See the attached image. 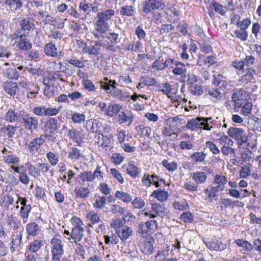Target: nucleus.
<instances>
[{
	"label": "nucleus",
	"instance_id": "f257e3e1",
	"mask_svg": "<svg viewBox=\"0 0 261 261\" xmlns=\"http://www.w3.org/2000/svg\"><path fill=\"white\" fill-rule=\"evenodd\" d=\"M166 7L163 0H145L142 2V16L146 18L147 15L151 13L154 10H163Z\"/></svg>",
	"mask_w": 261,
	"mask_h": 261
},
{
	"label": "nucleus",
	"instance_id": "f03ea898",
	"mask_svg": "<svg viewBox=\"0 0 261 261\" xmlns=\"http://www.w3.org/2000/svg\"><path fill=\"white\" fill-rule=\"evenodd\" d=\"M20 122L22 124L25 129L30 132L36 130L39 126L38 118L32 114L24 112H23Z\"/></svg>",
	"mask_w": 261,
	"mask_h": 261
},
{
	"label": "nucleus",
	"instance_id": "7ed1b4c3",
	"mask_svg": "<svg viewBox=\"0 0 261 261\" xmlns=\"http://www.w3.org/2000/svg\"><path fill=\"white\" fill-rule=\"evenodd\" d=\"M51 258L59 261L64 254L63 244L61 239L54 237L50 242Z\"/></svg>",
	"mask_w": 261,
	"mask_h": 261
},
{
	"label": "nucleus",
	"instance_id": "20e7f679",
	"mask_svg": "<svg viewBox=\"0 0 261 261\" xmlns=\"http://www.w3.org/2000/svg\"><path fill=\"white\" fill-rule=\"evenodd\" d=\"M227 134L229 136L237 140L239 145H242L247 142L248 137L242 128L230 127L228 129Z\"/></svg>",
	"mask_w": 261,
	"mask_h": 261
},
{
	"label": "nucleus",
	"instance_id": "39448f33",
	"mask_svg": "<svg viewBox=\"0 0 261 261\" xmlns=\"http://www.w3.org/2000/svg\"><path fill=\"white\" fill-rule=\"evenodd\" d=\"M166 207L164 205L160 203H153L151 204L150 210L148 212L144 213L145 217H148L149 219H154L158 216H163L165 215Z\"/></svg>",
	"mask_w": 261,
	"mask_h": 261
},
{
	"label": "nucleus",
	"instance_id": "423d86ee",
	"mask_svg": "<svg viewBox=\"0 0 261 261\" xmlns=\"http://www.w3.org/2000/svg\"><path fill=\"white\" fill-rule=\"evenodd\" d=\"M108 29V23L104 20L97 18L95 22V29L92 32L94 37L98 39L105 38L107 34Z\"/></svg>",
	"mask_w": 261,
	"mask_h": 261
},
{
	"label": "nucleus",
	"instance_id": "0eeeda50",
	"mask_svg": "<svg viewBox=\"0 0 261 261\" xmlns=\"http://www.w3.org/2000/svg\"><path fill=\"white\" fill-rule=\"evenodd\" d=\"M75 220L79 221V222L73 225L70 233V237L73 240L74 242L76 243V242L81 241L83 238L84 229L81 226L82 222L80 221V219L76 218Z\"/></svg>",
	"mask_w": 261,
	"mask_h": 261
},
{
	"label": "nucleus",
	"instance_id": "6e6552de",
	"mask_svg": "<svg viewBox=\"0 0 261 261\" xmlns=\"http://www.w3.org/2000/svg\"><path fill=\"white\" fill-rule=\"evenodd\" d=\"M23 112L22 111H15L12 109L10 108L4 115V120L10 123L16 122L18 120H21Z\"/></svg>",
	"mask_w": 261,
	"mask_h": 261
},
{
	"label": "nucleus",
	"instance_id": "1a4fd4ad",
	"mask_svg": "<svg viewBox=\"0 0 261 261\" xmlns=\"http://www.w3.org/2000/svg\"><path fill=\"white\" fill-rule=\"evenodd\" d=\"M118 121L120 124L127 123V126H129L134 121V116L130 111L125 110L118 114Z\"/></svg>",
	"mask_w": 261,
	"mask_h": 261
},
{
	"label": "nucleus",
	"instance_id": "9d476101",
	"mask_svg": "<svg viewBox=\"0 0 261 261\" xmlns=\"http://www.w3.org/2000/svg\"><path fill=\"white\" fill-rule=\"evenodd\" d=\"M67 135L71 139L77 143L79 145L84 142V135L81 132L76 129L72 128L68 130Z\"/></svg>",
	"mask_w": 261,
	"mask_h": 261
},
{
	"label": "nucleus",
	"instance_id": "9b49d317",
	"mask_svg": "<svg viewBox=\"0 0 261 261\" xmlns=\"http://www.w3.org/2000/svg\"><path fill=\"white\" fill-rule=\"evenodd\" d=\"M45 142L43 136L34 139L28 144V148L30 152H37Z\"/></svg>",
	"mask_w": 261,
	"mask_h": 261
},
{
	"label": "nucleus",
	"instance_id": "f8f14e48",
	"mask_svg": "<svg viewBox=\"0 0 261 261\" xmlns=\"http://www.w3.org/2000/svg\"><path fill=\"white\" fill-rule=\"evenodd\" d=\"M17 128V126L8 124L2 127L0 129V132L3 134L4 137L9 139L14 137Z\"/></svg>",
	"mask_w": 261,
	"mask_h": 261
},
{
	"label": "nucleus",
	"instance_id": "ddd939ff",
	"mask_svg": "<svg viewBox=\"0 0 261 261\" xmlns=\"http://www.w3.org/2000/svg\"><path fill=\"white\" fill-rule=\"evenodd\" d=\"M104 80L108 81V82H100L101 89L105 90L107 93H110L112 95V90H114L117 86L118 85V84L115 80H109L107 77H105Z\"/></svg>",
	"mask_w": 261,
	"mask_h": 261
},
{
	"label": "nucleus",
	"instance_id": "4468645a",
	"mask_svg": "<svg viewBox=\"0 0 261 261\" xmlns=\"http://www.w3.org/2000/svg\"><path fill=\"white\" fill-rule=\"evenodd\" d=\"M43 246V242L42 240L36 239L29 243V245L27 246L26 250L32 254H37Z\"/></svg>",
	"mask_w": 261,
	"mask_h": 261
},
{
	"label": "nucleus",
	"instance_id": "2eb2a0df",
	"mask_svg": "<svg viewBox=\"0 0 261 261\" xmlns=\"http://www.w3.org/2000/svg\"><path fill=\"white\" fill-rule=\"evenodd\" d=\"M22 231H19V234L12 236L11 250L19 251L22 248Z\"/></svg>",
	"mask_w": 261,
	"mask_h": 261
},
{
	"label": "nucleus",
	"instance_id": "dca6fc26",
	"mask_svg": "<svg viewBox=\"0 0 261 261\" xmlns=\"http://www.w3.org/2000/svg\"><path fill=\"white\" fill-rule=\"evenodd\" d=\"M133 229L132 227L127 226H124L121 229H119V230H116V234L123 242L127 240L129 237L133 235Z\"/></svg>",
	"mask_w": 261,
	"mask_h": 261
},
{
	"label": "nucleus",
	"instance_id": "f3484780",
	"mask_svg": "<svg viewBox=\"0 0 261 261\" xmlns=\"http://www.w3.org/2000/svg\"><path fill=\"white\" fill-rule=\"evenodd\" d=\"M18 49L22 51H27L32 48V44L29 42L26 35H21L19 36V41L16 44Z\"/></svg>",
	"mask_w": 261,
	"mask_h": 261
},
{
	"label": "nucleus",
	"instance_id": "a211bd4d",
	"mask_svg": "<svg viewBox=\"0 0 261 261\" xmlns=\"http://www.w3.org/2000/svg\"><path fill=\"white\" fill-rule=\"evenodd\" d=\"M79 9L87 15L96 13L98 11V7L90 3L81 2L79 5Z\"/></svg>",
	"mask_w": 261,
	"mask_h": 261
},
{
	"label": "nucleus",
	"instance_id": "6ab92c4d",
	"mask_svg": "<svg viewBox=\"0 0 261 261\" xmlns=\"http://www.w3.org/2000/svg\"><path fill=\"white\" fill-rule=\"evenodd\" d=\"M123 168L125 170L127 174L134 178H136L140 172V169L132 162L123 165Z\"/></svg>",
	"mask_w": 261,
	"mask_h": 261
},
{
	"label": "nucleus",
	"instance_id": "aec40b11",
	"mask_svg": "<svg viewBox=\"0 0 261 261\" xmlns=\"http://www.w3.org/2000/svg\"><path fill=\"white\" fill-rule=\"evenodd\" d=\"M121 16L123 17L133 16L136 13V8L134 5H124L121 7L118 11Z\"/></svg>",
	"mask_w": 261,
	"mask_h": 261
},
{
	"label": "nucleus",
	"instance_id": "412c9836",
	"mask_svg": "<svg viewBox=\"0 0 261 261\" xmlns=\"http://www.w3.org/2000/svg\"><path fill=\"white\" fill-rule=\"evenodd\" d=\"M5 4L11 11H17L23 6L22 0H5Z\"/></svg>",
	"mask_w": 261,
	"mask_h": 261
},
{
	"label": "nucleus",
	"instance_id": "4be33fe9",
	"mask_svg": "<svg viewBox=\"0 0 261 261\" xmlns=\"http://www.w3.org/2000/svg\"><path fill=\"white\" fill-rule=\"evenodd\" d=\"M187 72V69L185 64L180 62H177L172 70V73L175 75H180L181 77L185 78Z\"/></svg>",
	"mask_w": 261,
	"mask_h": 261
},
{
	"label": "nucleus",
	"instance_id": "5701e85b",
	"mask_svg": "<svg viewBox=\"0 0 261 261\" xmlns=\"http://www.w3.org/2000/svg\"><path fill=\"white\" fill-rule=\"evenodd\" d=\"M159 177V176L155 174L150 175L149 174L145 173L142 178V182L147 187H149L152 184L158 180Z\"/></svg>",
	"mask_w": 261,
	"mask_h": 261
},
{
	"label": "nucleus",
	"instance_id": "b1692460",
	"mask_svg": "<svg viewBox=\"0 0 261 261\" xmlns=\"http://www.w3.org/2000/svg\"><path fill=\"white\" fill-rule=\"evenodd\" d=\"M112 95L120 100H125L129 98L130 93L125 89H119L116 87L113 92Z\"/></svg>",
	"mask_w": 261,
	"mask_h": 261
},
{
	"label": "nucleus",
	"instance_id": "393cba45",
	"mask_svg": "<svg viewBox=\"0 0 261 261\" xmlns=\"http://www.w3.org/2000/svg\"><path fill=\"white\" fill-rule=\"evenodd\" d=\"M45 126L46 130H47L49 133L53 134L56 132L59 127L58 120L55 118L49 117L47 120Z\"/></svg>",
	"mask_w": 261,
	"mask_h": 261
},
{
	"label": "nucleus",
	"instance_id": "a878e982",
	"mask_svg": "<svg viewBox=\"0 0 261 261\" xmlns=\"http://www.w3.org/2000/svg\"><path fill=\"white\" fill-rule=\"evenodd\" d=\"M153 239L145 241L141 246L142 252L147 255H150L153 251Z\"/></svg>",
	"mask_w": 261,
	"mask_h": 261
},
{
	"label": "nucleus",
	"instance_id": "bb28decb",
	"mask_svg": "<svg viewBox=\"0 0 261 261\" xmlns=\"http://www.w3.org/2000/svg\"><path fill=\"white\" fill-rule=\"evenodd\" d=\"M247 70V73L242 75L240 80V82L242 84H246L249 82H251L252 80L254 79V75L256 74V71L252 67H248Z\"/></svg>",
	"mask_w": 261,
	"mask_h": 261
},
{
	"label": "nucleus",
	"instance_id": "cd10ccee",
	"mask_svg": "<svg viewBox=\"0 0 261 261\" xmlns=\"http://www.w3.org/2000/svg\"><path fill=\"white\" fill-rule=\"evenodd\" d=\"M25 229L28 236L35 237L38 234L39 227L36 223L31 222L26 225Z\"/></svg>",
	"mask_w": 261,
	"mask_h": 261
},
{
	"label": "nucleus",
	"instance_id": "c85d7f7f",
	"mask_svg": "<svg viewBox=\"0 0 261 261\" xmlns=\"http://www.w3.org/2000/svg\"><path fill=\"white\" fill-rule=\"evenodd\" d=\"M151 196L156 198L160 202H164L168 200L169 194L168 192L164 190L158 189L154 191Z\"/></svg>",
	"mask_w": 261,
	"mask_h": 261
},
{
	"label": "nucleus",
	"instance_id": "c756f323",
	"mask_svg": "<svg viewBox=\"0 0 261 261\" xmlns=\"http://www.w3.org/2000/svg\"><path fill=\"white\" fill-rule=\"evenodd\" d=\"M206 157V154L202 151L195 152L191 155L190 159L195 164L203 163L205 164Z\"/></svg>",
	"mask_w": 261,
	"mask_h": 261
},
{
	"label": "nucleus",
	"instance_id": "7c9ffc66",
	"mask_svg": "<svg viewBox=\"0 0 261 261\" xmlns=\"http://www.w3.org/2000/svg\"><path fill=\"white\" fill-rule=\"evenodd\" d=\"M200 117L201 120L199 122V129H203L205 130H211L213 128L211 125V124H213V121H211L212 118L211 117Z\"/></svg>",
	"mask_w": 261,
	"mask_h": 261
},
{
	"label": "nucleus",
	"instance_id": "2f4dec72",
	"mask_svg": "<svg viewBox=\"0 0 261 261\" xmlns=\"http://www.w3.org/2000/svg\"><path fill=\"white\" fill-rule=\"evenodd\" d=\"M4 89L6 93L10 96H14L18 90V86L15 82H6Z\"/></svg>",
	"mask_w": 261,
	"mask_h": 261
},
{
	"label": "nucleus",
	"instance_id": "473e14b6",
	"mask_svg": "<svg viewBox=\"0 0 261 261\" xmlns=\"http://www.w3.org/2000/svg\"><path fill=\"white\" fill-rule=\"evenodd\" d=\"M44 51L47 56L56 57L58 55L57 49L56 45L52 43L46 44L44 48Z\"/></svg>",
	"mask_w": 261,
	"mask_h": 261
},
{
	"label": "nucleus",
	"instance_id": "72a5a7b5",
	"mask_svg": "<svg viewBox=\"0 0 261 261\" xmlns=\"http://www.w3.org/2000/svg\"><path fill=\"white\" fill-rule=\"evenodd\" d=\"M74 193L76 198L86 199L89 197L90 192L88 188L80 187L75 188Z\"/></svg>",
	"mask_w": 261,
	"mask_h": 261
},
{
	"label": "nucleus",
	"instance_id": "f704fd0d",
	"mask_svg": "<svg viewBox=\"0 0 261 261\" xmlns=\"http://www.w3.org/2000/svg\"><path fill=\"white\" fill-rule=\"evenodd\" d=\"M115 12L113 9H108L102 12L98 13L97 15V18L107 22L112 17L114 16Z\"/></svg>",
	"mask_w": 261,
	"mask_h": 261
},
{
	"label": "nucleus",
	"instance_id": "c9c22d12",
	"mask_svg": "<svg viewBox=\"0 0 261 261\" xmlns=\"http://www.w3.org/2000/svg\"><path fill=\"white\" fill-rule=\"evenodd\" d=\"M206 245L207 248L209 249L215 251H222L224 250L226 247L225 244L221 242H218V241L208 242L206 244Z\"/></svg>",
	"mask_w": 261,
	"mask_h": 261
},
{
	"label": "nucleus",
	"instance_id": "e433bc0d",
	"mask_svg": "<svg viewBox=\"0 0 261 261\" xmlns=\"http://www.w3.org/2000/svg\"><path fill=\"white\" fill-rule=\"evenodd\" d=\"M135 130L142 136L151 138V128L144 125H140L135 127Z\"/></svg>",
	"mask_w": 261,
	"mask_h": 261
},
{
	"label": "nucleus",
	"instance_id": "4c0bfd02",
	"mask_svg": "<svg viewBox=\"0 0 261 261\" xmlns=\"http://www.w3.org/2000/svg\"><path fill=\"white\" fill-rule=\"evenodd\" d=\"M207 176L204 172L198 171L193 174L192 179L197 185L203 184L205 182Z\"/></svg>",
	"mask_w": 261,
	"mask_h": 261
},
{
	"label": "nucleus",
	"instance_id": "58836bf2",
	"mask_svg": "<svg viewBox=\"0 0 261 261\" xmlns=\"http://www.w3.org/2000/svg\"><path fill=\"white\" fill-rule=\"evenodd\" d=\"M20 25L24 32L30 31L34 27L33 22L31 21L28 17L23 18L20 21Z\"/></svg>",
	"mask_w": 261,
	"mask_h": 261
},
{
	"label": "nucleus",
	"instance_id": "ea45409f",
	"mask_svg": "<svg viewBox=\"0 0 261 261\" xmlns=\"http://www.w3.org/2000/svg\"><path fill=\"white\" fill-rule=\"evenodd\" d=\"M215 11L222 16H224L225 15L227 12V8L225 6H223L222 5L218 3L217 1L213 0L212 3L211 4Z\"/></svg>",
	"mask_w": 261,
	"mask_h": 261
},
{
	"label": "nucleus",
	"instance_id": "a19ab883",
	"mask_svg": "<svg viewBox=\"0 0 261 261\" xmlns=\"http://www.w3.org/2000/svg\"><path fill=\"white\" fill-rule=\"evenodd\" d=\"M115 196L117 199L126 203H128L132 200V197L128 193L123 191H116Z\"/></svg>",
	"mask_w": 261,
	"mask_h": 261
},
{
	"label": "nucleus",
	"instance_id": "79ce46f5",
	"mask_svg": "<svg viewBox=\"0 0 261 261\" xmlns=\"http://www.w3.org/2000/svg\"><path fill=\"white\" fill-rule=\"evenodd\" d=\"M105 38H107L111 43L117 44L121 42L122 37L119 34L112 32L107 34Z\"/></svg>",
	"mask_w": 261,
	"mask_h": 261
},
{
	"label": "nucleus",
	"instance_id": "37998d69",
	"mask_svg": "<svg viewBox=\"0 0 261 261\" xmlns=\"http://www.w3.org/2000/svg\"><path fill=\"white\" fill-rule=\"evenodd\" d=\"M201 120V119L200 117L189 120L186 124V127L192 131L199 129V122Z\"/></svg>",
	"mask_w": 261,
	"mask_h": 261
},
{
	"label": "nucleus",
	"instance_id": "c03bdc74",
	"mask_svg": "<svg viewBox=\"0 0 261 261\" xmlns=\"http://www.w3.org/2000/svg\"><path fill=\"white\" fill-rule=\"evenodd\" d=\"M188 91L190 93L195 96H200L203 93L202 86L198 84L189 86Z\"/></svg>",
	"mask_w": 261,
	"mask_h": 261
},
{
	"label": "nucleus",
	"instance_id": "a18cd8bd",
	"mask_svg": "<svg viewBox=\"0 0 261 261\" xmlns=\"http://www.w3.org/2000/svg\"><path fill=\"white\" fill-rule=\"evenodd\" d=\"M31 206L21 207L19 214L20 217L22 219V221L24 223H26L28 221L29 215L31 211Z\"/></svg>",
	"mask_w": 261,
	"mask_h": 261
},
{
	"label": "nucleus",
	"instance_id": "49530a36",
	"mask_svg": "<svg viewBox=\"0 0 261 261\" xmlns=\"http://www.w3.org/2000/svg\"><path fill=\"white\" fill-rule=\"evenodd\" d=\"M113 136L110 134L108 135H104L102 134L101 141L97 142V144L99 146H101L102 148L109 147L111 144V140L113 138Z\"/></svg>",
	"mask_w": 261,
	"mask_h": 261
},
{
	"label": "nucleus",
	"instance_id": "de8ad7c7",
	"mask_svg": "<svg viewBox=\"0 0 261 261\" xmlns=\"http://www.w3.org/2000/svg\"><path fill=\"white\" fill-rule=\"evenodd\" d=\"M8 225L13 230L18 229L20 226V221L16 217L11 215L7 221Z\"/></svg>",
	"mask_w": 261,
	"mask_h": 261
},
{
	"label": "nucleus",
	"instance_id": "09e8293b",
	"mask_svg": "<svg viewBox=\"0 0 261 261\" xmlns=\"http://www.w3.org/2000/svg\"><path fill=\"white\" fill-rule=\"evenodd\" d=\"M122 107L117 104L110 105L106 110L107 115L109 116H113L120 112Z\"/></svg>",
	"mask_w": 261,
	"mask_h": 261
},
{
	"label": "nucleus",
	"instance_id": "8fccbe9b",
	"mask_svg": "<svg viewBox=\"0 0 261 261\" xmlns=\"http://www.w3.org/2000/svg\"><path fill=\"white\" fill-rule=\"evenodd\" d=\"M236 242L238 246L243 248L246 251L251 252L253 249V246L247 241L238 240Z\"/></svg>",
	"mask_w": 261,
	"mask_h": 261
},
{
	"label": "nucleus",
	"instance_id": "3c124183",
	"mask_svg": "<svg viewBox=\"0 0 261 261\" xmlns=\"http://www.w3.org/2000/svg\"><path fill=\"white\" fill-rule=\"evenodd\" d=\"M82 156L81 150L76 147H72L68 151V158L75 161L78 160Z\"/></svg>",
	"mask_w": 261,
	"mask_h": 261
},
{
	"label": "nucleus",
	"instance_id": "603ef678",
	"mask_svg": "<svg viewBox=\"0 0 261 261\" xmlns=\"http://www.w3.org/2000/svg\"><path fill=\"white\" fill-rule=\"evenodd\" d=\"M150 219L145 223L146 224V227L148 231L150 233H153L158 230V223L156 220L153 219Z\"/></svg>",
	"mask_w": 261,
	"mask_h": 261
},
{
	"label": "nucleus",
	"instance_id": "864d4df0",
	"mask_svg": "<svg viewBox=\"0 0 261 261\" xmlns=\"http://www.w3.org/2000/svg\"><path fill=\"white\" fill-rule=\"evenodd\" d=\"M252 111V103L247 102L245 103L241 107V114L246 117L249 116Z\"/></svg>",
	"mask_w": 261,
	"mask_h": 261
},
{
	"label": "nucleus",
	"instance_id": "5fc2aeb1",
	"mask_svg": "<svg viewBox=\"0 0 261 261\" xmlns=\"http://www.w3.org/2000/svg\"><path fill=\"white\" fill-rule=\"evenodd\" d=\"M100 48L93 45H86L83 48V52L92 55H97L100 51Z\"/></svg>",
	"mask_w": 261,
	"mask_h": 261
},
{
	"label": "nucleus",
	"instance_id": "6e6d98bb",
	"mask_svg": "<svg viewBox=\"0 0 261 261\" xmlns=\"http://www.w3.org/2000/svg\"><path fill=\"white\" fill-rule=\"evenodd\" d=\"M4 162L8 164H11V165H15L18 164L19 162V158L17 157L16 155L12 154H6L4 157Z\"/></svg>",
	"mask_w": 261,
	"mask_h": 261
},
{
	"label": "nucleus",
	"instance_id": "4d7b16f0",
	"mask_svg": "<svg viewBox=\"0 0 261 261\" xmlns=\"http://www.w3.org/2000/svg\"><path fill=\"white\" fill-rule=\"evenodd\" d=\"M224 189V187H222L220 185L212 187L208 194L210 201L212 202L213 201V199L217 196L218 192L223 191Z\"/></svg>",
	"mask_w": 261,
	"mask_h": 261
},
{
	"label": "nucleus",
	"instance_id": "13d9d810",
	"mask_svg": "<svg viewBox=\"0 0 261 261\" xmlns=\"http://www.w3.org/2000/svg\"><path fill=\"white\" fill-rule=\"evenodd\" d=\"M87 217L88 218L91 222V224L90 223L88 225L90 227H92V225L97 224L101 221V219L98 214L95 212L89 213L87 215Z\"/></svg>",
	"mask_w": 261,
	"mask_h": 261
},
{
	"label": "nucleus",
	"instance_id": "bf43d9fd",
	"mask_svg": "<svg viewBox=\"0 0 261 261\" xmlns=\"http://www.w3.org/2000/svg\"><path fill=\"white\" fill-rule=\"evenodd\" d=\"M125 222V220L120 218L113 219L110 226L112 228H114L116 232V230H119V229H121L124 226V224Z\"/></svg>",
	"mask_w": 261,
	"mask_h": 261
},
{
	"label": "nucleus",
	"instance_id": "052dcab7",
	"mask_svg": "<svg viewBox=\"0 0 261 261\" xmlns=\"http://www.w3.org/2000/svg\"><path fill=\"white\" fill-rule=\"evenodd\" d=\"M172 87L169 83H165L162 85L158 86V91L161 92L163 94L168 95L172 92Z\"/></svg>",
	"mask_w": 261,
	"mask_h": 261
},
{
	"label": "nucleus",
	"instance_id": "680f3d73",
	"mask_svg": "<svg viewBox=\"0 0 261 261\" xmlns=\"http://www.w3.org/2000/svg\"><path fill=\"white\" fill-rule=\"evenodd\" d=\"M162 164V165L170 172L175 171L177 168V164L174 161L170 162L167 160H164Z\"/></svg>",
	"mask_w": 261,
	"mask_h": 261
},
{
	"label": "nucleus",
	"instance_id": "e2e57ef3",
	"mask_svg": "<svg viewBox=\"0 0 261 261\" xmlns=\"http://www.w3.org/2000/svg\"><path fill=\"white\" fill-rule=\"evenodd\" d=\"M79 178L83 182L92 181L94 179L93 174L91 171H84L80 173Z\"/></svg>",
	"mask_w": 261,
	"mask_h": 261
},
{
	"label": "nucleus",
	"instance_id": "0e129e2a",
	"mask_svg": "<svg viewBox=\"0 0 261 261\" xmlns=\"http://www.w3.org/2000/svg\"><path fill=\"white\" fill-rule=\"evenodd\" d=\"M82 85L85 90L89 92H95L97 88L95 87L93 83L88 79H84L82 81Z\"/></svg>",
	"mask_w": 261,
	"mask_h": 261
},
{
	"label": "nucleus",
	"instance_id": "69168bd1",
	"mask_svg": "<svg viewBox=\"0 0 261 261\" xmlns=\"http://www.w3.org/2000/svg\"><path fill=\"white\" fill-rule=\"evenodd\" d=\"M252 165L248 164L241 167L239 172L240 177L244 178L248 177L250 174V169Z\"/></svg>",
	"mask_w": 261,
	"mask_h": 261
},
{
	"label": "nucleus",
	"instance_id": "338daca9",
	"mask_svg": "<svg viewBox=\"0 0 261 261\" xmlns=\"http://www.w3.org/2000/svg\"><path fill=\"white\" fill-rule=\"evenodd\" d=\"M106 202V197L104 196H99L93 203V206L95 208L102 209L104 208Z\"/></svg>",
	"mask_w": 261,
	"mask_h": 261
},
{
	"label": "nucleus",
	"instance_id": "774afa93",
	"mask_svg": "<svg viewBox=\"0 0 261 261\" xmlns=\"http://www.w3.org/2000/svg\"><path fill=\"white\" fill-rule=\"evenodd\" d=\"M7 77L11 80H17L19 77L18 72L15 68H9L6 72Z\"/></svg>",
	"mask_w": 261,
	"mask_h": 261
}]
</instances>
